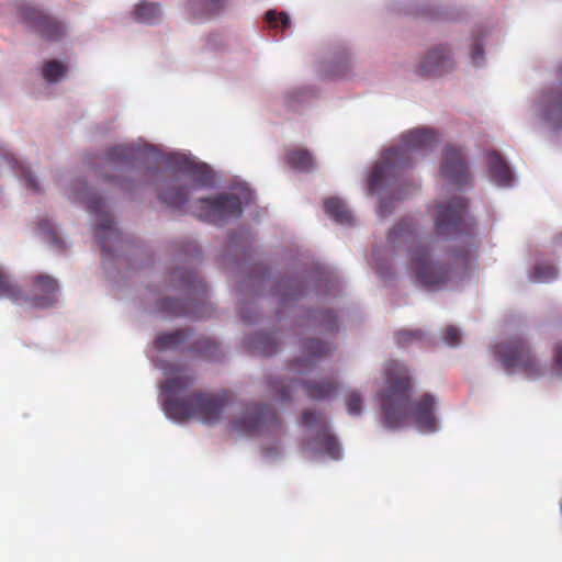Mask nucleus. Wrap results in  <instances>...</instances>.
<instances>
[{
  "instance_id": "obj_16",
  "label": "nucleus",
  "mask_w": 562,
  "mask_h": 562,
  "mask_svg": "<svg viewBox=\"0 0 562 562\" xmlns=\"http://www.w3.org/2000/svg\"><path fill=\"white\" fill-rule=\"evenodd\" d=\"M188 180L175 179L168 182L159 192V199L170 207H181L188 200L190 190Z\"/></svg>"
},
{
  "instance_id": "obj_19",
  "label": "nucleus",
  "mask_w": 562,
  "mask_h": 562,
  "mask_svg": "<svg viewBox=\"0 0 562 562\" xmlns=\"http://www.w3.org/2000/svg\"><path fill=\"white\" fill-rule=\"evenodd\" d=\"M449 64L448 54L443 48H437L429 52L420 64L422 71L427 75H440L447 68Z\"/></svg>"
},
{
  "instance_id": "obj_23",
  "label": "nucleus",
  "mask_w": 562,
  "mask_h": 562,
  "mask_svg": "<svg viewBox=\"0 0 562 562\" xmlns=\"http://www.w3.org/2000/svg\"><path fill=\"white\" fill-rule=\"evenodd\" d=\"M249 347L263 356H272L278 351V344L270 334L260 333L249 338Z\"/></svg>"
},
{
  "instance_id": "obj_17",
  "label": "nucleus",
  "mask_w": 562,
  "mask_h": 562,
  "mask_svg": "<svg viewBox=\"0 0 562 562\" xmlns=\"http://www.w3.org/2000/svg\"><path fill=\"white\" fill-rule=\"evenodd\" d=\"M299 381L281 376H268L266 385L268 391L281 403H292Z\"/></svg>"
},
{
  "instance_id": "obj_28",
  "label": "nucleus",
  "mask_w": 562,
  "mask_h": 562,
  "mask_svg": "<svg viewBox=\"0 0 562 562\" xmlns=\"http://www.w3.org/2000/svg\"><path fill=\"white\" fill-rule=\"evenodd\" d=\"M288 161L292 168L307 170L313 166V158L307 150L295 149L288 153Z\"/></svg>"
},
{
  "instance_id": "obj_49",
  "label": "nucleus",
  "mask_w": 562,
  "mask_h": 562,
  "mask_svg": "<svg viewBox=\"0 0 562 562\" xmlns=\"http://www.w3.org/2000/svg\"><path fill=\"white\" fill-rule=\"evenodd\" d=\"M266 19H267V21H268L270 24H273V23L276 22V20H277V18H276V12H274V11H272V10H271V11H268V12L266 13Z\"/></svg>"
},
{
  "instance_id": "obj_43",
  "label": "nucleus",
  "mask_w": 562,
  "mask_h": 562,
  "mask_svg": "<svg viewBox=\"0 0 562 562\" xmlns=\"http://www.w3.org/2000/svg\"><path fill=\"white\" fill-rule=\"evenodd\" d=\"M114 155L120 157V158H124V159L137 158L138 157L134 153V148L131 147V146H119V147H115L114 148Z\"/></svg>"
},
{
  "instance_id": "obj_42",
  "label": "nucleus",
  "mask_w": 562,
  "mask_h": 562,
  "mask_svg": "<svg viewBox=\"0 0 562 562\" xmlns=\"http://www.w3.org/2000/svg\"><path fill=\"white\" fill-rule=\"evenodd\" d=\"M329 218L333 223L338 225H351L352 213H328Z\"/></svg>"
},
{
  "instance_id": "obj_22",
  "label": "nucleus",
  "mask_w": 562,
  "mask_h": 562,
  "mask_svg": "<svg viewBox=\"0 0 562 562\" xmlns=\"http://www.w3.org/2000/svg\"><path fill=\"white\" fill-rule=\"evenodd\" d=\"M37 32L47 40H56L63 36V25L50 15L37 11Z\"/></svg>"
},
{
  "instance_id": "obj_45",
  "label": "nucleus",
  "mask_w": 562,
  "mask_h": 562,
  "mask_svg": "<svg viewBox=\"0 0 562 562\" xmlns=\"http://www.w3.org/2000/svg\"><path fill=\"white\" fill-rule=\"evenodd\" d=\"M471 57L474 65H479L483 59V48L480 43H475L472 47Z\"/></svg>"
},
{
  "instance_id": "obj_15",
  "label": "nucleus",
  "mask_w": 562,
  "mask_h": 562,
  "mask_svg": "<svg viewBox=\"0 0 562 562\" xmlns=\"http://www.w3.org/2000/svg\"><path fill=\"white\" fill-rule=\"evenodd\" d=\"M486 157L492 182L499 187H510L514 182V173L508 162L496 151H488Z\"/></svg>"
},
{
  "instance_id": "obj_5",
  "label": "nucleus",
  "mask_w": 562,
  "mask_h": 562,
  "mask_svg": "<svg viewBox=\"0 0 562 562\" xmlns=\"http://www.w3.org/2000/svg\"><path fill=\"white\" fill-rule=\"evenodd\" d=\"M494 355L508 374L520 372L528 378H538L543 373L528 341L521 337H513L495 345Z\"/></svg>"
},
{
  "instance_id": "obj_8",
  "label": "nucleus",
  "mask_w": 562,
  "mask_h": 562,
  "mask_svg": "<svg viewBox=\"0 0 562 562\" xmlns=\"http://www.w3.org/2000/svg\"><path fill=\"white\" fill-rule=\"evenodd\" d=\"M254 192L245 183L236 184L228 191L213 198L203 199L210 211H241L250 207L254 202Z\"/></svg>"
},
{
  "instance_id": "obj_48",
  "label": "nucleus",
  "mask_w": 562,
  "mask_h": 562,
  "mask_svg": "<svg viewBox=\"0 0 562 562\" xmlns=\"http://www.w3.org/2000/svg\"><path fill=\"white\" fill-rule=\"evenodd\" d=\"M281 23L284 29L289 27L290 25V18L285 12H281L280 14Z\"/></svg>"
},
{
  "instance_id": "obj_1",
  "label": "nucleus",
  "mask_w": 562,
  "mask_h": 562,
  "mask_svg": "<svg viewBox=\"0 0 562 562\" xmlns=\"http://www.w3.org/2000/svg\"><path fill=\"white\" fill-rule=\"evenodd\" d=\"M385 373L386 389L380 398L384 425L389 428H400L412 418L422 431H436L435 396L425 393L413 402L409 401L412 379L407 367L398 361H390Z\"/></svg>"
},
{
  "instance_id": "obj_2",
  "label": "nucleus",
  "mask_w": 562,
  "mask_h": 562,
  "mask_svg": "<svg viewBox=\"0 0 562 562\" xmlns=\"http://www.w3.org/2000/svg\"><path fill=\"white\" fill-rule=\"evenodd\" d=\"M195 376L186 369L176 370L161 385L162 406L166 415L175 420L199 419L204 424L217 423L231 404L228 392H184L193 385Z\"/></svg>"
},
{
  "instance_id": "obj_31",
  "label": "nucleus",
  "mask_w": 562,
  "mask_h": 562,
  "mask_svg": "<svg viewBox=\"0 0 562 562\" xmlns=\"http://www.w3.org/2000/svg\"><path fill=\"white\" fill-rule=\"evenodd\" d=\"M193 349L207 359H216L220 356V348L215 341L209 338L198 339Z\"/></svg>"
},
{
  "instance_id": "obj_26",
  "label": "nucleus",
  "mask_w": 562,
  "mask_h": 562,
  "mask_svg": "<svg viewBox=\"0 0 562 562\" xmlns=\"http://www.w3.org/2000/svg\"><path fill=\"white\" fill-rule=\"evenodd\" d=\"M314 327L328 333L338 330L337 316L333 311H319L312 315Z\"/></svg>"
},
{
  "instance_id": "obj_30",
  "label": "nucleus",
  "mask_w": 562,
  "mask_h": 562,
  "mask_svg": "<svg viewBox=\"0 0 562 562\" xmlns=\"http://www.w3.org/2000/svg\"><path fill=\"white\" fill-rule=\"evenodd\" d=\"M135 16L139 22L151 23L160 18V10L156 4L140 3L136 7Z\"/></svg>"
},
{
  "instance_id": "obj_35",
  "label": "nucleus",
  "mask_w": 562,
  "mask_h": 562,
  "mask_svg": "<svg viewBox=\"0 0 562 562\" xmlns=\"http://www.w3.org/2000/svg\"><path fill=\"white\" fill-rule=\"evenodd\" d=\"M15 8L18 19L25 24H32L34 18V9L32 2L20 0L16 2Z\"/></svg>"
},
{
  "instance_id": "obj_7",
  "label": "nucleus",
  "mask_w": 562,
  "mask_h": 562,
  "mask_svg": "<svg viewBox=\"0 0 562 562\" xmlns=\"http://www.w3.org/2000/svg\"><path fill=\"white\" fill-rule=\"evenodd\" d=\"M321 414L312 409H306L301 415V424L306 427L319 425L317 434L312 441V449L315 452H324L331 459L340 458V447L334 435L330 434L326 423L321 422Z\"/></svg>"
},
{
  "instance_id": "obj_39",
  "label": "nucleus",
  "mask_w": 562,
  "mask_h": 562,
  "mask_svg": "<svg viewBox=\"0 0 562 562\" xmlns=\"http://www.w3.org/2000/svg\"><path fill=\"white\" fill-rule=\"evenodd\" d=\"M552 373L562 374V344L557 342L553 347V362L551 367Z\"/></svg>"
},
{
  "instance_id": "obj_33",
  "label": "nucleus",
  "mask_w": 562,
  "mask_h": 562,
  "mask_svg": "<svg viewBox=\"0 0 562 562\" xmlns=\"http://www.w3.org/2000/svg\"><path fill=\"white\" fill-rule=\"evenodd\" d=\"M558 270L554 266L548 263L537 265L533 269L532 280L538 282H549L555 279Z\"/></svg>"
},
{
  "instance_id": "obj_32",
  "label": "nucleus",
  "mask_w": 562,
  "mask_h": 562,
  "mask_svg": "<svg viewBox=\"0 0 562 562\" xmlns=\"http://www.w3.org/2000/svg\"><path fill=\"white\" fill-rule=\"evenodd\" d=\"M473 257V249L470 247L454 250L449 256V260L451 261V265L454 269L460 268L462 270H465Z\"/></svg>"
},
{
  "instance_id": "obj_9",
  "label": "nucleus",
  "mask_w": 562,
  "mask_h": 562,
  "mask_svg": "<svg viewBox=\"0 0 562 562\" xmlns=\"http://www.w3.org/2000/svg\"><path fill=\"white\" fill-rule=\"evenodd\" d=\"M334 347L319 339H306L302 342L301 355L289 363V370L295 374H305L316 367L325 357L329 356Z\"/></svg>"
},
{
  "instance_id": "obj_46",
  "label": "nucleus",
  "mask_w": 562,
  "mask_h": 562,
  "mask_svg": "<svg viewBox=\"0 0 562 562\" xmlns=\"http://www.w3.org/2000/svg\"><path fill=\"white\" fill-rule=\"evenodd\" d=\"M232 214L233 213H211V212L196 213L199 221H206V222L214 221V217H216L217 215H232ZM237 214L239 215L240 213H237Z\"/></svg>"
},
{
  "instance_id": "obj_29",
  "label": "nucleus",
  "mask_w": 562,
  "mask_h": 562,
  "mask_svg": "<svg viewBox=\"0 0 562 562\" xmlns=\"http://www.w3.org/2000/svg\"><path fill=\"white\" fill-rule=\"evenodd\" d=\"M67 71L65 64L58 60H50L43 66L42 75L48 82H57Z\"/></svg>"
},
{
  "instance_id": "obj_24",
  "label": "nucleus",
  "mask_w": 562,
  "mask_h": 562,
  "mask_svg": "<svg viewBox=\"0 0 562 562\" xmlns=\"http://www.w3.org/2000/svg\"><path fill=\"white\" fill-rule=\"evenodd\" d=\"M190 336L189 330L178 329L171 333L161 334L155 340L158 350L175 349L184 344Z\"/></svg>"
},
{
  "instance_id": "obj_6",
  "label": "nucleus",
  "mask_w": 562,
  "mask_h": 562,
  "mask_svg": "<svg viewBox=\"0 0 562 562\" xmlns=\"http://www.w3.org/2000/svg\"><path fill=\"white\" fill-rule=\"evenodd\" d=\"M411 268L419 284L427 289L446 285L452 268L431 260V249L428 245L416 244L411 249Z\"/></svg>"
},
{
  "instance_id": "obj_4",
  "label": "nucleus",
  "mask_w": 562,
  "mask_h": 562,
  "mask_svg": "<svg viewBox=\"0 0 562 562\" xmlns=\"http://www.w3.org/2000/svg\"><path fill=\"white\" fill-rule=\"evenodd\" d=\"M233 429L241 435H266L279 438L285 434V427L278 412L268 404L250 403L232 422Z\"/></svg>"
},
{
  "instance_id": "obj_27",
  "label": "nucleus",
  "mask_w": 562,
  "mask_h": 562,
  "mask_svg": "<svg viewBox=\"0 0 562 562\" xmlns=\"http://www.w3.org/2000/svg\"><path fill=\"white\" fill-rule=\"evenodd\" d=\"M226 0H193L191 3L194 14L211 16L225 8Z\"/></svg>"
},
{
  "instance_id": "obj_14",
  "label": "nucleus",
  "mask_w": 562,
  "mask_h": 562,
  "mask_svg": "<svg viewBox=\"0 0 562 562\" xmlns=\"http://www.w3.org/2000/svg\"><path fill=\"white\" fill-rule=\"evenodd\" d=\"M307 398L315 402L330 400L338 391V382L333 378L308 380L300 383Z\"/></svg>"
},
{
  "instance_id": "obj_21",
  "label": "nucleus",
  "mask_w": 562,
  "mask_h": 562,
  "mask_svg": "<svg viewBox=\"0 0 562 562\" xmlns=\"http://www.w3.org/2000/svg\"><path fill=\"white\" fill-rule=\"evenodd\" d=\"M37 237L56 251H64L66 243L56 226L50 223L37 224Z\"/></svg>"
},
{
  "instance_id": "obj_36",
  "label": "nucleus",
  "mask_w": 562,
  "mask_h": 562,
  "mask_svg": "<svg viewBox=\"0 0 562 562\" xmlns=\"http://www.w3.org/2000/svg\"><path fill=\"white\" fill-rule=\"evenodd\" d=\"M348 413L359 415L362 411V397L357 391L350 392L346 397Z\"/></svg>"
},
{
  "instance_id": "obj_38",
  "label": "nucleus",
  "mask_w": 562,
  "mask_h": 562,
  "mask_svg": "<svg viewBox=\"0 0 562 562\" xmlns=\"http://www.w3.org/2000/svg\"><path fill=\"white\" fill-rule=\"evenodd\" d=\"M467 207H469L468 200L461 195H456L440 211H463Z\"/></svg>"
},
{
  "instance_id": "obj_37",
  "label": "nucleus",
  "mask_w": 562,
  "mask_h": 562,
  "mask_svg": "<svg viewBox=\"0 0 562 562\" xmlns=\"http://www.w3.org/2000/svg\"><path fill=\"white\" fill-rule=\"evenodd\" d=\"M158 308L172 315H181L183 313L181 303L176 299H164L158 303Z\"/></svg>"
},
{
  "instance_id": "obj_18",
  "label": "nucleus",
  "mask_w": 562,
  "mask_h": 562,
  "mask_svg": "<svg viewBox=\"0 0 562 562\" xmlns=\"http://www.w3.org/2000/svg\"><path fill=\"white\" fill-rule=\"evenodd\" d=\"M58 284L47 276H37V307H48L57 302Z\"/></svg>"
},
{
  "instance_id": "obj_13",
  "label": "nucleus",
  "mask_w": 562,
  "mask_h": 562,
  "mask_svg": "<svg viewBox=\"0 0 562 562\" xmlns=\"http://www.w3.org/2000/svg\"><path fill=\"white\" fill-rule=\"evenodd\" d=\"M463 213H438L435 220L436 232L446 238H456L462 234H470V227L462 218Z\"/></svg>"
},
{
  "instance_id": "obj_12",
  "label": "nucleus",
  "mask_w": 562,
  "mask_h": 562,
  "mask_svg": "<svg viewBox=\"0 0 562 562\" xmlns=\"http://www.w3.org/2000/svg\"><path fill=\"white\" fill-rule=\"evenodd\" d=\"M94 237L104 252H111L112 246L120 240L121 233L115 227L110 213H97Z\"/></svg>"
},
{
  "instance_id": "obj_11",
  "label": "nucleus",
  "mask_w": 562,
  "mask_h": 562,
  "mask_svg": "<svg viewBox=\"0 0 562 562\" xmlns=\"http://www.w3.org/2000/svg\"><path fill=\"white\" fill-rule=\"evenodd\" d=\"M440 175L447 181L457 184H465L469 181L467 164L459 149L452 147L446 149Z\"/></svg>"
},
{
  "instance_id": "obj_10",
  "label": "nucleus",
  "mask_w": 562,
  "mask_h": 562,
  "mask_svg": "<svg viewBox=\"0 0 562 562\" xmlns=\"http://www.w3.org/2000/svg\"><path fill=\"white\" fill-rule=\"evenodd\" d=\"M167 165L190 175L200 186L206 187L213 183V173L206 164H198L183 154H172L167 159Z\"/></svg>"
},
{
  "instance_id": "obj_3",
  "label": "nucleus",
  "mask_w": 562,
  "mask_h": 562,
  "mask_svg": "<svg viewBox=\"0 0 562 562\" xmlns=\"http://www.w3.org/2000/svg\"><path fill=\"white\" fill-rule=\"evenodd\" d=\"M432 132L424 128L409 131L402 138V146L384 151L382 158L371 168L367 179V192L376 196L381 209L395 207V202L405 198L392 180L396 171L409 162L408 151L427 148L435 143Z\"/></svg>"
},
{
  "instance_id": "obj_40",
  "label": "nucleus",
  "mask_w": 562,
  "mask_h": 562,
  "mask_svg": "<svg viewBox=\"0 0 562 562\" xmlns=\"http://www.w3.org/2000/svg\"><path fill=\"white\" fill-rule=\"evenodd\" d=\"M443 340L450 346H457L461 339V333L459 328L454 326H448L443 331Z\"/></svg>"
},
{
  "instance_id": "obj_50",
  "label": "nucleus",
  "mask_w": 562,
  "mask_h": 562,
  "mask_svg": "<svg viewBox=\"0 0 562 562\" xmlns=\"http://www.w3.org/2000/svg\"><path fill=\"white\" fill-rule=\"evenodd\" d=\"M553 112L562 114V101L554 104Z\"/></svg>"
},
{
  "instance_id": "obj_44",
  "label": "nucleus",
  "mask_w": 562,
  "mask_h": 562,
  "mask_svg": "<svg viewBox=\"0 0 562 562\" xmlns=\"http://www.w3.org/2000/svg\"><path fill=\"white\" fill-rule=\"evenodd\" d=\"M324 206L326 211H339L345 204L340 199L333 196L325 200Z\"/></svg>"
},
{
  "instance_id": "obj_51",
  "label": "nucleus",
  "mask_w": 562,
  "mask_h": 562,
  "mask_svg": "<svg viewBox=\"0 0 562 562\" xmlns=\"http://www.w3.org/2000/svg\"><path fill=\"white\" fill-rule=\"evenodd\" d=\"M4 159L0 156V162L3 161Z\"/></svg>"
},
{
  "instance_id": "obj_41",
  "label": "nucleus",
  "mask_w": 562,
  "mask_h": 562,
  "mask_svg": "<svg viewBox=\"0 0 562 562\" xmlns=\"http://www.w3.org/2000/svg\"><path fill=\"white\" fill-rule=\"evenodd\" d=\"M82 200H87V206L93 210H101L106 207L105 201L97 194H89L87 196H80Z\"/></svg>"
},
{
  "instance_id": "obj_34",
  "label": "nucleus",
  "mask_w": 562,
  "mask_h": 562,
  "mask_svg": "<svg viewBox=\"0 0 562 562\" xmlns=\"http://www.w3.org/2000/svg\"><path fill=\"white\" fill-rule=\"evenodd\" d=\"M423 337H424V333L420 329H416V330L403 329L395 334L396 344L402 347H405L413 341L422 340Z\"/></svg>"
},
{
  "instance_id": "obj_25",
  "label": "nucleus",
  "mask_w": 562,
  "mask_h": 562,
  "mask_svg": "<svg viewBox=\"0 0 562 562\" xmlns=\"http://www.w3.org/2000/svg\"><path fill=\"white\" fill-rule=\"evenodd\" d=\"M278 290L280 291L281 301L285 303L303 295L304 285L299 279H286L278 284Z\"/></svg>"
},
{
  "instance_id": "obj_47",
  "label": "nucleus",
  "mask_w": 562,
  "mask_h": 562,
  "mask_svg": "<svg viewBox=\"0 0 562 562\" xmlns=\"http://www.w3.org/2000/svg\"><path fill=\"white\" fill-rule=\"evenodd\" d=\"M178 278V272H175L173 273V279H177ZM194 274L192 272H186L184 274H182L181 277H179V279L181 280V282L183 284H191L193 281H194Z\"/></svg>"
},
{
  "instance_id": "obj_20",
  "label": "nucleus",
  "mask_w": 562,
  "mask_h": 562,
  "mask_svg": "<svg viewBox=\"0 0 562 562\" xmlns=\"http://www.w3.org/2000/svg\"><path fill=\"white\" fill-rule=\"evenodd\" d=\"M386 239L392 247L413 244L415 239L414 227L408 221H402L389 232Z\"/></svg>"
}]
</instances>
